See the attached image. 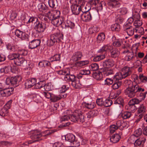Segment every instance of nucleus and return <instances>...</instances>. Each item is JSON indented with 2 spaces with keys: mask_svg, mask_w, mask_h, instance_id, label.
<instances>
[{
  "mask_svg": "<svg viewBox=\"0 0 147 147\" xmlns=\"http://www.w3.org/2000/svg\"><path fill=\"white\" fill-rule=\"evenodd\" d=\"M55 14H51L48 16V18L51 21V23L54 26H60L63 22L62 18H60V11H55Z\"/></svg>",
  "mask_w": 147,
  "mask_h": 147,
  "instance_id": "nucleus-1",
  "label": "nucleus"
},
{
  "mask_svg": "<svg viewBox=\"0 0 147 147\" xmlns=\"http://www.w3.org/2000/svg\"><path fill=\"white\" fill-rule=\"evenodd\" d=\"M129 86L125 90V93L129 97L132 98L138 94L136 85H133V82L130 80L127 81Z\"/></svg>",
  "mask_w": 147,
  "mask_h": 147,
  "instance_id": "nucleus-2",
  "label": "nucleus"
},
{
  "mask_svg": "<svg viewBox=\"0 0 147 147\" xmlns=\"http://www.w3.org/2000/svg\"><path fill=\"white\" fill-rule=\"evenodd\" d=\"M13 60L14 63L18 66H24L27 64V61L23 58L20 57L18 53H15Z\"/></svg>",
  "mask_w": 147,
  "mask_h": 147,
  "instance_id": "nucleus-3",
  "label": "nucleus"
},
{
  "mask_svg": "<svg viewBox=\"0 0 147 147\" xmlns=\"http://www.w3.org/2000/svg\"><path fill=\"white\" fill-rule=\"evenodd\" d=\"M88 11V9L86 11H82L81 13V18L84 21L87 22L90 20L92 19V15L93 17L95 16V14L94 12L93 11L90 12Z\"/></svg>",
  "mask_w": 147,
  "mask_h": 147,
  "instance_id": "nucleus-4",
  "label": "nucleus"
},
{
  "mask_svg": "<svg viewBox=\"0 0 147 147\" xmlns=\"http://www.w3.org/2000/svg\"><path fill=\"white\" fill-rule=\"evenodd\" d=\"M69 119L73 122H80L82 123L85 121L84 117L81 113H74L69 115Z\"/></svg>",
  "mask_w": 147,
  "mask_h": 147,
  "instance_id": "nucleus-5",
  "label": "nucleus"
},
{
  "mask_svg": "<svg viewBox=\"0 0 147 147\" xmlns=\"http://www.w3.org/2000/svg\"><path fill=\"white\" fill-rule=\"evenodd\" d=\"M15 35L18 37L20 38L22 40H26L29 41L31 40V38L30 36L26 34L24 32L19 30H16L15 32Z\"/></svg>",
  "mask_w": 147,
  "mask_h": 147,
  "instance_id": "nucleus-6",
  "label": "nucleus"
},
{
  "mask_svg": "<svg viewBox=\"0 0 147 147\" xmlns=\"http://www.w3.org/2000/svg\"><path fill=\"white\" fill-rule=\"evenodd\" d=\"M31 134H32V135L30 136L31 139L32 140H33L32 141H28V142H26V143H28V144H32V143L36 142L38 141V139L40 138L42 136L41 133L40 132L38 131L37 130H35L32 131Z\"/></svg>",
  "mask_w": 147,
  "mask_h": 147,
  "instance_id": "nucleus-7",
  "label": "nucleus"
},
{
  "mask_svg": "<svg viewBox=\"0 0 147 147\" xmlns=\"http://www.w3.org/2000/svg\"><path fill=\"white\" fill-rule=\"evenodd\" d=\"M21 78L20 77L17 76L11 77L10 79H7V80L9 81L10 83L13 87H16L19 85V82Z\"/></svg>",
  "mask_w": 147,
  "mask_h": 147,
  "instance_id": "nucleus-8",
  "label": "nucleus"
},
{
  "mask_svg": "<svg viewBox=\"0 0 147 147\" xmlns=\"http://www.w3.org/2000/svg\"><path fill=\"white\" fill-rule=\"evenodd\" d=\"M45 28V24L42 22H37L34 27V29L39 33L43 32Z\"/></svg>",
  "mask_w": 147,
  "mask_h": 147,
  "instance_id": "nucleus-9",
  "label": "nucleus"
},
{
  "mask_svg": "<svg viewBox=\"0 0 147 147\" xmlns=\"http://www.w3.org/2000/svg\"><path fill=\"white\" fill-rule=\"evenodd\" d=\"M55 42H63V35L61 33H55L51 35Z\"/></svg>",
  "mask_w": 147,
  "mask_h": 147,
  "instance_id": "nucleus-10",
  "label": "nucleus"
},
{
  "mask_svg": "<svg viewBox=\"0 0 147 147\" xmlns=\"http://www.w3.org/2000/svg\"><path fill=\"white\" fill-rule=\"evenodd\" d=\"M133 69L132 67L125 66L122 69L121 73L123 76L124 78L131 75L132 73Z\"/></svg>",
  "mask_w": 147,
  "mask_h": 147,
  "instance_id": "nucleus-11",
  "label": "nucleus"
},
{
  "mask_svg": "<svg viewBox=\"0 0 147 147\" xmlns=\"http://www.w3.org/2000/svg\"><path fill=\"white\" fill-rule=\"evenodd\" d=\"M72 11L73 14L75 15H78L80 13H81L82 11V10L84 7H82L81 5H72L71 6ZM84 8H85L86 7Z\"/></svg>",
  "mask_w": 147,
  "mask_h": 147,
  "instance_id": "nucleus-12",
  "label": "nucleus"
},
{
  "mask_svg": "<svg viewBox=\"0 0 147 147\" xmlns=\"http://www.w3.org/2000/svg\"><path fill=\"white\" fill-rule=\"evenodd\" d=\"M40 43V39H36L31 40L29 43V48L30 49H34L39 46Z\"/></svg>",
  "mask_w": 147,
  "mask_h": 147,
  "instance_id": "nucleus-13",
  "label": "nucleus"
},
{
  "mask_svg": "<svg viewBox=\"0 0 147 147\" xmlns=\"http://www.w3.org/2000/svg\"><path fill=\"white\" fill-rule=\"evenodd\" d=\"M12 89L11 88H7L2 90L0 88V94L3 96H8L12 93Z\"/></svg>",
  "mask_w": 147,
  "mask_h": 147,
  "instance_id": "nucleus-14",
  "label": "nucleus"
},
{
  "mask_svg": "<svg viewBox=\"0 0 147 147\" xmlns=\"http://www.w3.org/2000/svg\"><path fill=\"white\" fill-rule=\"evenodd\" d=\"M82 56V53L80 51H78L73 53L71 57V60L74 61L76 62L80 60Z\"/></svg>",
  "mask_w": 147,
  "mask_h": 147,
  "instance_id": "nucleus-15",
  "label": "nucleus"
},
{
  "mask_svg": "<svg viewBox=\"0 0 147 147\" xmlns=\"http://www.w3.org/2000/svg\"><path fill=\"white\" fill-rule=\"evenodd\" d=\"M114 64V61L111 59H108L105 60L103 63L102 65L106 68L113 67Z\"/></svg>",
  "mask_w": 147,
  "mask_h": 147,
  "instance_id": "nucleus-16",
  "label": "nucleus"
},
{
  "mask_svg": "<svg viewBox=\"0 0 147 147\" xmlns=\"http://www.w3.org/2000/svg\"><path fill=\"white\" fill-rule=\"evenodd\" d=\"M36 82V80L34 78H32L27 80L25 84L26 87L30 88L35 85Z\"/></svg>",
  "mask_w": 147,
  "mask_h": 147,
  "instance_id": "nucleus-17",
  "label": "nucleus"
},
{
  "mask_svg": "<svg viewBox=\"0 0 147 147\" xmlns=\"http://www.w3.org/2000/svg\"><path fill=\"white\" fill-rule=\"evenodd\" d=\"M111 53V57L113 58H115L118 57L120 53L117 49L116 48H112L110 51Z\"/></svg>",
  "mask_w": 147,
  "mask_h": 147,
  "instance_id": "nucleus-18",
  "label": "nucleus"
},
{
  "mask_svg": "<svg viewBox=\"0 0 147 147\" xmlns=\"http://www.w3.org/2000/svg\"><path fill=\"white\" fill-rule=\"evenodd\" d=\"M121 138L120 134H116L112 136L110 138V140L111 142L114 143L118 142Z\"/></svg>",
  "mask_w": 147,
  "mask_h": 147,
  "instance_id": "nucleus-19",
  "label": "nucleus"
},
{
  "mask_svg": "<svg viewBox=\"0 0 147 147\" xmlns=\"http://www.w3.org/2000/svg\"><path fill=\"white\" fill-rule=\"evenodd\" d=\"M110 2L108 3L109 6H111L112 7H119L120 5V3L118 1L119 0H110Z\"/></svg>",
  "mask_w": 147,
  "mask_h": 147,
  "instance_id": "nucleus-20",
  "label": "nucleus"
},
{
  "mask_svg": "<svg viewBox=\"0 0 147 147\" xmlns=\"http://www.w3.org/2000/svg\"><path fill=\"white\" fill-rule=\"evenodd\" d=\"M92 76L94 78L97 80H100L102 78V75L100 71H98V72L96 71L93 72Z\"/></svg>",
  "mask_w": 147,
  "mask_h": 147,
  "instance_id": "nucleus-21",
  "label": "nucleus"
},
{
  "mask_svg": "<svg viewBox=\"0 0 147 147\" xmlns=\"http://www.w3.org/2000/svg\"><path fill=\"white\" fill-rule=\"evenodd\" d=\"M65 139L66 141L71 142H73L75 140V137L72 134H69L65 136Z\"/></svg>",
  "mask_w": 147,
  "mask_h": 147,
  "instance_id": "nucleus-22",
  "label": "nucleus"
},
{
  "mask_svg": "<svg viewBox=\"0 0 147 147\" xmlns=\"http://www.w3.org/2000/svg\"><path fill=\"white\" fill-rule=\"evenodd\" d=\"M75 76L73 75H70L69 72L67 73V75L64 77V80L66 81H71L72 82L75 80Z\"/></svg>",
  "mask_w": 147,
  "mask_h": 147,
  "instance_id": "nucleus-23",
  "label": "nucleus"
},
{
  "mask_svg": "<svg viewBox=\"0 0 147 147\" xmlns=\"http://www.w3.org/2000/svg\"><path fill=\"white\" fill-rule=\"evenodd\" d=\"M146 141L145 138L142 139L141 137L136 139L135 142L134 143V145L136 146H140L142 142L144 143Z\"/></svg>",
  "mask_w": 147,
  "mask_h": 147,
  "instance_id": "nucleus-24",
  "label": "nucleus"
},
{
  "mask_svg": "<svg viewBox=\"0 0 147 147\" xmlns=\"http://www.w3.org/2000/svg\"><path fill=\"white\" fill-rule=\"evenodd\" d=\"M112 47L109 45H105L101 49H100L98 51L99 53H102L104 52L110 51Z\"/></svg>",
  "mask_w": 147,
  "mask_h": 147,
  "instance_id": "nucleus-25",
  "label": "nucleus"
},
{
  "mask_svg": "<svg viewBox=\"0 0 147 147\" xmlns=\"http://www.w3.org/2000/svg\"><path fill=\"white\" fill-rule=\"evenodd\" d=\"M122 84L121 81H114V82L112 86V88L114 90L118 89L121 86Z\"/></svg>",
  "mask_w": 147,
  "mask_h": 147,
  "instance_id": "nucleus-26",
  "label": "nucleus"
},
{
  "mask_svg": "<svg viewBox=\"0 0 147 147\" xmlns=\"http://www.w3.org/2000/svg\"><path fill=\"white\" fill-rule=\"evenodd\" d=\"M48 3L50 7L55 8L58 5L57 0H49Z\"/></svg>",
  "mask_w": 147,
  "mask_h": 147,
  "instance_id": "nucleus-27",
  "label": "nucleus"
},
{
  "mask_svg": "<svg viewBox=\"0 0 147 147\" xmlns=\"http://www.w3.org/2000/svg\"><path fill=\"white\" fill-rule=\"evenodd\" d=\"M123 78H124L121 73H117L114 76L113 79L114 81H119V80H121Z\"/></svg>",
  "mask_w": 147,
  "mask_h": 147,
  "instance_id": "nucleus-28",
  "label": "nucleus"
},
{
  "mask_svg": "<svg viewBox=\"0 0 147 147\" xmlns=\"http://www.w3.org/2000/svg\"><path fill=\"white\" fill-rule=\"evenodd\" d=\"M105 38V36L104 33H102L99 34L97 37V42L98 43H100L102 42Z\"/></svg>",
  "mask_w": 147,
  "mask_h": 147,
  "instance_id": "nucleus-29",
  "label": "nucleus"
},
{
  "mask_svg": "<svg viewBox=\"0 0 147 147\" xmlns=\"http://www.w3.org/2000/svg\"><path fill=\"white\" fill-rule=\"evenodd\" d=\"M105 57V55L104 54L97 55L94 57L93 60L95 62L98 61L103 59Z\"/></svg>",
  "mask_w": 147,
  "mask_h": 147,
  "instance_id": "nucleus-30",
  "label": "nucleus"
},
{
  "mask_svg": "<svg viewBox=\"0 0 147 147\" xmlns=\"http://www.w3.org/2000/svg\"><path fill=\"white\" fill-rule=\"evenodd\" d=\"M111 28L113 31H118L120 29V25L117 23L113 24L111 26Z\"/></svg>",
  "mask_w": 147,
  "mask_h": 147,
  "instance_id": "nucleus-31",
  "label": "nucleus"
},
{
  "mask_svg": "<svg viewBox=\"0 0 147 147\" xmlns=\"http://www.w3.org/2000/svg\"><path fill=\"white\" fill-rule=\"evenodd\" d=\"M71 85L72 86L76 89L80 88L81 86L79 80H75L73 81Z\"/></svg>",
  "mask_w": 147,
  "mask_h": 147,
  "instance_id": "nucleus-32",
  "label": "nucleus"
},
{
  "mask_svg": "<svg viewBox=\"0 0 147 147\" xmlns=\"http://www.w3.org/2000/svg\"><path fill=\"white\" fill-rule=\"evenodd\" d=\"M127 107V109L129 110L130 112H134L136 109V107L135 105L131 104H129V102L128 103Z\"/></svg>",
  "mask_w": 147,
  "mask_h": 147,
  "instance_id": "nucleus-33",
  "label": "nucleus"
},
{
  "mask_svg": "<svg viewBox=\"0 0 147 147\" xmlns=\"http://www.w3.org/2000/svg\"><path fill=\"white\" fill-rule=\"evenodd\" d=\"M131 115V114L130 113V112L126 111L122 113V116L124 119H126L130 118Z\"/></svg>",
  "mask_w": 147,
  "mask_h": 147,
  "instance_id": "nucleus-34",
  "label": "nucleus"
},
{
  "mask_svg": "<svg viewBox=\"0 0 147 147\" xmlns=\"http://www.w3.org/2000/svg\"><path fill=\"white\" fill-rule=\"evenodd\" d=\"M90 68L92 71H96L99 68V66L96 63H92L89 66Z\"/></svg>",
  "mask_w": 147,
  "mask_h": 147,
  "instance_id": "nucleus-35",
  "label": "nucleus"
},
{
  "mask_svg": "<svg viewBox=\"0 0 147 147\" xmlns=\"http://www.w3.org/2000/svg\"><path fill=\"white\" fill-rule=\"evenodd\" d=\"M51 83H49L45 84L44 86V88L45 90L47 91H49L51 90Z\"/></svg>",
  "mask_w": 147,
  "mask_h": 147,
  "instance_id": "nucleus-36",
  "label": "nucleus"
},
{
  "mask_svg": "<svg viewBox=\"0 0 147 147\" xmlns=\"http://www.w3.org/2000/svg\"><path fill=\"white\" fill-rule=\"evenodd\" d=\"M141 101L138 99L134 98L131 100L129 102V104L135 105V104H139Z\"/></svg>",
  "mask_w": 147,
  "mask_h": 147,
  "instance_id": "nucleus-37",
  "label": "nucleus"
},
{
  "mask_svg": "<svg viewBox=\"0 0 147 147\" xmlns=\"http://www.w3.org/2000/svg\"><path fill=\"white\" fill-rule=\"evenodd\" d=\"M45 83V81H41L35 84V86L36 88L38 89H40L43 87H44V86Z\"/></svg>",
  "mask_w": 147,
  "mask_h": 147,
  "instance_id": "nucleus-38",
  "label": "nucleus"
},
{
  "mask_svg": "<svg viewBox=\"0 0 147 147\" xmlns=\"http://www.w3.org/2000/svg\"><path fill=\"white\" fill-rule=\"evenodd\" d=\"M112 101L110 99H106L105 102H104L103 105L106 107L110 106L112 104Z\"/></svg>",
  "mask_w": 147,
  "mask_h": 147,
  "instance_id": "nucleus-39",
  "label": "nucleus"
},
{
  "mask_svg": "<svg viewBox=\"0 0 147 147\" xmlns=\"http://www.w3.org/2000/svg\"><path fill=\"white\" fill-rule=\"evenodd\" d=\"M93 103H86L84 102V105L85 107L88 109H92L94 107V105Z\"/></svg>",
  "mask_w": 147,
  "mask_h": 147,
  "instance_id": "nucleus-40",
  "label": "nucleus"
},
{
  "mask_svg": "<svg viewBox=\"0 0 147 147\" xmlns=\"http://www.w3.org/2000/svg\"><path fill=\"white\" fill-rule=\"evenodd\" d=\"M121 44L122 42L117 39L113 43V46L117 47H120L121 45Z\"/></svg>",
  "mask_w": 147,
  "mask_h": 147,
  "instance_id": "nucleus-41",
  "label": "nucleus"
},
{
  "mask_svg": "<svg viewBox=\"0 0 147 147\" xmlns=\"http://www.w3.org/2000/svg\"><path fill=\"white\" fill-rule=\"evenodd\" d=\"M146 108V107L143 105L142 104L138 108V112L139 113H143L145 112Z\"/></svg>",
  "mask_w": 147,
  "mask_h": 147,
  "instance_id": "nucleus-42",
  "label": "nucleus"
},
{
  "mask_svg": "<svg viewBox=\"0 0 147 147\" xmlns=\"http://www.w3.org/2000/svg\"><path fill=\"white\" fill-rule=\"evenodd\" d=\"M118 129L117 127L115 126V125H111L110 126V132L111 134L113 133L115 131Z\"/></svg>",
  "mask_w": 147,
  "mask_h": 147,
  "instance_id": "nucleus-43",
  "label": "nucleus"
},
{
  "mask_svg": "<svg viewBox=\"0 0 147 147\" xmlns=\"http://www.w3.org/2000/svg\"><path fill=\"white\" fill-rule=\"evenodd\" d=\"M60 99H61L59 95L57 96L53 94L52 95L51 98V100L52 101L54 102L57 101L59 100Z\"/></svg>",
  "mask_w": 147,
  "mask_h": 147,
  "instance_id": "nucleus-44",
  "label": "nucleus"
},
{
  "mask_svg": "<svg viewBox=\"0 0 147 147\" xmlns=\"http://www.w3.org/2000/svg\"><path fill=\"white\" fill-rule=\"evenodd\" d=\"M115 103H117L123 105V100L121 97H119L115 101Z\"/></svg>",
  "mask_w": 147,
  "mask_h": 147,
  "instance_id": "nucleus-45",
  "label": "nucleus"
},
{
  "mask_svg": "<svg viewBox=\"0 0 147 147\" xmlns=\"http://www.w3.org/2000/svg\"><path fill=\"white\" fill-rule=\"evenodd\" d=\"M113 82V79L107 78L105 80V84H106L108 85H111Z\"/></svg>",
  "mask_w": 147,
  "mask_h": 147,
  "instance_id": "nucleus-46",
  "label": "nucleus"
},
{
  "mask_svg": "<svg viewBox=\"0 0 147 147\" xmlns=\"http://www.w3.org/2000/svg\"><path fill=\"white\" fill-rule=\"evenodd\" d=\"M38 7L40 11H43L46 8V5L44 3H40L38 5Z\"/></svg>",
  "mask_w": 147,
  "mask_h": 147,
  "instance_id": "nucleus-47",
  "label": "nucleus"
},
{
  "mask_svg": "<svg viewBox=\"0 0 147 147\" xmlns=\"http://www.w3.org/2000/svg\"><path fill=\"white\" fill-rule=\"evenodd\" d=\"M80 74L82 75H89L90 73L89 70L83 69L80 71Z\"/></svg>",
  "mask_w": 147,
  "mask_h": 147,
  "instance_id": "nucleus-48",
  "label": "nucleus"
},
{
  "mask_svg": "<svg viewBox=\"0 0 147 147\" xmlns=\"http://www.w3.org/2000/svg\"><path fill=\"white\" fill-rule=\"evenodd\" d=\"M139 77V79L142 82L145 83L147 81V77L144 76L143 74H140Z\"/></svg>",
  "mask_w": 147,
  "mask_h": 147,
  "instance_id": "nucleus-49",
  "label": "nucleus"
},
{
  "mask_svg": "<svg viewBox=\"0 0 147 147\" xmlns=\"http://www.w3.org/2000/svg\"><path fill=\"white\" fill-rule=\"evenodd\" d=\"M95 111H90L88 112L87 115V117L89 118L93 117L95 116Z\"/></svg>",
  "mask_w": 147,
  "mask_h": 147,
  "instance_id": "nucleus-50",
  "label": "nucleus"
},
{
  "mask_svg": "<svg viewBox=\"0 0 147 147\" xmlns=\"http://www.w3.org/2000/svg\"><path fill=\"white\" fill-rule=\"evenodd\" d=\"M55 43V41H54V40L50 36V39L48 40L47 41V44L49 46H53Z\"/></svg>",
  "mask_w": 147,
  "mask_h": 147,
  "instance_id": "nucleus-51",
  "label": "nucleus"
},
{
  "mask_svg": "<svg viewBox=\"0 0 147 147\" xmlns=\"http://www.w3.org/2000/svg\"><path fill=\"white\" fill-rule=\"evenodd\" d=\"M43 94L47 98H51L52 94L48 92H43Z\"/></svg>",
  "mask_w": 147,
  "mask_h": 147,
  "instance_id": "nucleus-52",
  "label": "nucleus"
},
{
  "mask_svg": "<svg viewBox=\"0 0 147 147\" xmlns=\"http://www.w3.org/2000/svg\"><path fill=\"white\" fill-rule=\"evenodd\" d=\"M69 116L64 115L61 116V117L60 121H65L69 119Z\"/></svg>",
  "mask_w": 147,
  "mask_h": 147,
  "instance_id": "nucleus-53",
  "label": "nucleus"
},
{
  "mask_svg": "<svg viewBox=\"0 0 147 147\" xmlns=\"http://www.w3.org/2000/svg\"><path fill=\"white\" fill-rule=\"evenodd\" d=\"M119 12L122 15L126 14L127 12V10L126 8L124 7L120 9L119 10Z\"/></svg>",
  "mask_w": 147,
  "mask_h": 147,
  "instance_id": "nucleus-54",
  "label": "nucleus"
},
{
  "mask_svg": "<svg viewBox=\"0 0 147 147\" xmlns=\"http://www.w3.org/2000/svg\"><path fill=\"white\" fill-rule=\"evenodd\" d=\"M142 23L140 20L135 21L134 23V25L136 28H138L142 25Z\"/></svg>",
  "mask_w": 147,
  "mask_h": 147,
  "instance_id": "nucleus-55",
  "label": "nucleus"
},
{
  "mask_svg": "<svg viewBox=\"0 0 147 147\" xmlns=\"http://www.w3.org/2000/svg\"><path fill=\"white\" fill-rule=\"evenodd\" d=\"M8 71L9 69L7 66H5L4 67L1 68L0 69V71L1 73H7L8 72Z\"/></svg>",
  "mask_w": 147,
  "mask_h": 147,
  "instance_id": "nucleus-56",
  "label": "nucleus"
},
{
  "mask_svg": "<svg viewBox=\"0 0 147 147\" xmlns=\"http://www.w3.org/2000/svg\"><path fill=\"white\" fill-rule=\"evenodd\" d=\"M17 16L16 13L12 12L10 15V18L12 20H14L16 18Z\"/></svg>",
  "mask_w": 147,
  "mask_h": 147,
  "instance_id": "nucleus-57",
  "label": "nucleus"
},
{
  "mask_svg": "<svg viewBox=\"0 0 147 147\" xmlns=\"http://www.w3.org/2000/svg\"><path fill=\"white\" fill-rule=\"evenodd\" d=\"M97 104L99 106H102L103 105L104 102L102 98H98L96 101Z\"/></svg>",
  "mask_w": 147,
  "mask_h": 147,
  "instance_id": "nucleus-58",
  "label": "nucleus"
},
{
  "mask_svg": "<svg viewBox=\"0 0 147 147\" xmlns=\"http://www.w3.org/2000/svg\"><path fill=\"white\" fill-rule=\"evenodd\" d=\"M18 53L20 56V55L25 56L27 54L28 52L25 50H21Z\"/></svg>",
  "mask_w": 147,
  "mask_h": 147,
  "instance_id": "nucleus-59",
  "label": "nucleus"
},
{
  "mask_svg": "<svg viewBox=\"0 0 147 147\" xmlns=\"http://www.w3.org/2000/svg\"><path fill=\"white\" fill-rule=\"evenodd\" d=\"M137 136H136L135 135L131 136L129 138V140L131 141L132 143L134 142H135V141L137 139Z\"/></svg>",
  "mask_w": 147,
  "mask_h": 147,
  "instance_id": "nucleus-60",
  "label": "nucleus"
},
{
  "mask_svg": "<svg viewBox=\"0 0 147 147\" xmlns=\"http://www.w3.org/2000/svg\"><path fill=\"white\" fill-rule=\"evenodd\" d=\"M57 73L60 75H63L65 77L67 75V73L65 71L60 70L57 71Z\"/></svg>",
  "mask_w": 147,
  "mask_h": 147,
  "instance_id": "nucleus-61",
  "label": "nucleus"
},
{
  "mask_svg": "<svg viewBox=\"0 0 147 147\" xmlns=\"http://www.w3.org/2000/svg\"><path fill=\"white\" fill-rule=\"evenodd\" d=\"M106 6V3L104 1H101L99 4L98 6L99 7H100V9L102 10L103 7H105Z\"/></svg>",
  "mask_w": 147,
  "mask_h": 147,
  "instance_id": "nucleus-62",
  "label": "nucleus"
},
{
  "mask_svg": "<svg viewBox=\"0 0 147 147\" xmlns=\"http://www.w3.org/2000/svg\"><path fill=\"white\" fill-rule=\"evenodd\" d=\"M78 63L81 65L83 66L89 64V61L88 60L81 61L79 62Z\"/></svg>",
  "mask_w": 147,
  "mask_h": 147,
  "instance_id": "nucleus-63",
  "label": "nucleus"
},
{
  "mask_svg": "<svg viewBox=\"0 0 147 147\" xmlns=\"http://www.w3.org/2000/svg\"><path fill=\"white\" fill-rule=\"evenodd\" d=\"M53 147H65L61 143L57 142L54 144Z\"/></svg>",
  "mask_w": 147,
  "mask_h": 147,
  "instance_id": "nucleus-64",
  "label": "nucleus"
}]
</instances>
